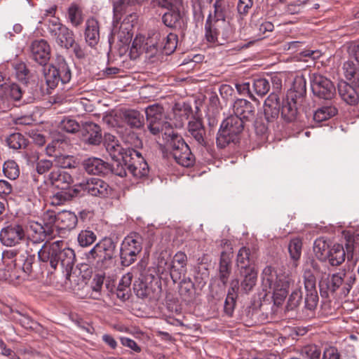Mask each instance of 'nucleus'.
Instances as JSON below:
<instances>
[{
    "instance_id": "obj_11",
    "label": "nucleus",
    "mask_w": 359,
    "mask_h": 359,
    "mask_svg": "<svg viewBox=\"0 0 359 359\" xmlns=\"http://www.w3.org/2000/svg\"><path fill=\"white\" fill-rule=\"evenodd\" d=\"M205 38L209 43L222 45L231 36V30L226 20L213 21L210 15L205 25Z\"/></svg>"
},
{
    "instance_id": "obj_2",
    "label": "nucleus",
    "mask_w": 359,
    "mask_h": 359,
    "mask_svg": "<svg viewBox=\"0 0 359 359\" xmlns=\"http://www.w3.org/2000/svg\"><path fill=\"white\" fill-rule=\"evenodd\" d=\"M291 282L290 276L282 269L266 266L262 271L263 290L272 293L276 304H280L286 297Z\"/></svg>"
},
{
    "instance_id": "obj_8",
    "label": "nucleus",
    "mask_w": 359,
    "mask_h": 359,
    "mask_svg": "<svg viewBox=\"0 0 359 359\" xmlns=\"http://www.w3.org/2000/svg\"><path fill=\"white\" fill-rule=\"evenodd\" d=\"M143 239L136 233H130L122 241L120 246L119 257L123 266H129L137 259L142 250Z\"/></svg>"
},
{
    "instance_id": "obj_39",
    "label": "nucleus",
    "mask_w": 359,
    "mask_h": 359,
    "mask_svg": "<svg viewBox=\"0 0 359 359\" xmlns=\"http://www.w3.org/2000/svg\"><path fill=\"white\" fill-rule=\"evenodd\" d=\"M180 7L168 9V11L163 14L162 20L163 24L170 28H177L181 27L182 15Z\"/></svg>"
},
{
    "instance_id": "obj_26",
    "label": "nucleus",
    "mask_w": 359,
    "mask_h": 359,
    "mask_svg": "<svg viewBox=\"0 0 359 359\" xmlns=\"http://www.w3.org/2000/svg\"><path fill=\"white\" fill-rule=\"evenodd\" d=\"M84 36L86 42L90 46L95 47L100 41V25L93 17L86 20L85 24Z\"/></svg>"
},
{
    "instance_id": "obj_62",
    "label": "nucleus",
    "mask_w": 359,
    "mask_h": 359,
    "mask_svg": "<svg viewBox=\"0 0 359 359\" xmlns=\"http://www.w3.org/2000/svg\"><path fill=\"white\" fill-rule=\"evenodd\" d=\"M5 90L7 95L14 100H20L22 97V88L16 83L7 85L5 87Z\"/></svg>"
},
{
    "instance_id": "obj_35",
    "label": "nucleus",
    "mask_w": 359,
    "mask_h": 359,
    "mask_svg": "<svg viewBox=\"0 0 359 359\" xmlns=\"http://www.w3.org/2000/svg\"><path fill=\"white\" fill-rule=\"evenodd\" d=\"M161 35L159 32L154 34L153 37L147 39V42L144 43V38L142 36H137L133 41L132 46L130 48V53H141L143 51L149 53L151 55L153 47H150L153 43V39L160 40Z\"/></svg>"
},
{
    "instance_id": "obj_36",
    "label": "nucleus",
    "mask_w": 359,
    "mask_h": 359,
    "mask_svg": "<svg viewBox=\"0 0 359 359\" xmlns=\"http://www.w3.org/2000/svg\"><path fill=\"white\" fill-rule=\"evenodd\" d=\"M66 18L73 27L81 26L84 21L83 8L76 3H72L67 8Z\"/></svg>"
},
{
    "instance_id": "obj_40",
    "label": "nucleus",
    "mask_w": 359,
    "mask_h": 359,
    "mask_svg": "<svg viewBox=\"0 0 359 359\" xmlns=\"http://www.w3.org/2000/svg\"><path fill=\"white\" fill-rule=\"evenodd\" d=\"M229 254L222 252L220 256L219 266V280L225 285L228 280L231 271V261Z\"/></svg>"
},
{
    "instance_id": "obj_34",
    "label": "nucleus",
    "mask_w": 359,
    "mask_h": 359,
    "mask_svg": "<svg viewBox=\"0 0 359 359\" xmlns=\"http://www.w3.org/2000/svg\"><path fill=\"white\" fill-rule=\"evenodd\" d=\"M305 290L306 294L303 312L305 313V318H311L315 315V310L318 303V295L316 289H308Z\"/></svg>"
},
{
    "instance_id": "obj_18",
    "label": "nucleus",
    "mask_w": 359,
    "mask_h": 359,
    "mask_svg": "<svg viewBox=\"0 0 359 359\" xmlns=\"http://www.w3.org/2000/svg\"><path fill=\"white\" fill-rule=\"evenodd\" d=\"M25 238L22 225L12 223L3 228L0 232V241L6 246H15Z\"/></svg>"
},
{
    "instance_id": "obj_3",
    "label": "nucleus",
    "mask_w": 359,
    "mask_h": 359,
    "mask_svg": "<svg viewBox=\"0 0 359 359\" xmlns=\"http://www.w3.org/2000/svg\"><path fill=\"white\" fill-rule=\"evenodd\" d=\"M306 91L305 79L303 76L296 77L292 88L287 91L286 97L280 105V112L285 121L291 122L296 118L297 104L303 101Z\"/></svg>"
},
{
    "instance_id": "obj_43",
    "label": "nucleus",
    "mask_w": 359,
    "mask_h": 359,
    "mask_svg": "<svg viewBox=\"0 0 359 359\" xmlns=\"http://www.w3.org/2000/svg\"><path fill=\"white\" fill-rule=\"evenodd\" d=\"M236 262L240 270L246 269V268L255 267L252 264L253 257L251 255L250 250L248 248H241L237 255Z\"/></svg>"
},
{
    "instance_id": "obj_37",
    "label": "nucleus",
    "mask_w": 359,
    "mask_h": 359,
    "mask_svg": "<svg viewBox=\"0 0 359 359\" xmlns=\"http://www.w3.org/2000/svg\"><path fill=\"white\" fill-rule=\"evenodd\" d=\"M240 273L243 278L241 283V289L245 292H249L256 285L257 272L255 267H250L246 268V269L240 270Z\"/></svg>"
},
{
    "instance_id": "obj_17",
    "label": "nucleus",
    "mask_w": 359,
    "mask_h": 359,
    "mask_svg": "<svg viewBox=\"0 0 359 359\" xmlns=\"http://www.w3.org/2000/svg\"><path fill=\"white\" fill-rule=\"evenodd\" d=\"M137 20L136 13H133L127 16L121 23L118 30L114 29L109 38V43H114L116 41L120 42L121 45L129 43L133 37L132 28L133 22Z\"/></svg>"
},
{
    "instance_id": "obj_60",
    "label": "nucleus",
    "mask_w": 359,
    "mask_h": 359,
    "mask_svg": "<svg viewBox=\"0 0 359 359\" xmlns=\"http://www.w3.org/2000/svg\"><path fill=\"white\" fill-rule=\"evenodd\" d=\"M73 196L74 194H72L69 191L62 190L61 191L57 192L52 196L50 203L52 205L55 206L60 205L65 203L66 201L70 200Z\"/></svg>"
},
{
    "instance_id": "obj_5",
    "label": "nucleus",
    "mask_w": 359,
    "mask_h": 359,
    "mask_svg": "<svg viewBox=\"0 0 359 359\" xmlns=\"http://www.w3.org/2000/svg\"><path fill=\"white\" fill-rule=\"evenodd\" d=\"M163 139L166 141L168 147L170 149L173 158L179 165L184 167L194 165L195 157L189 145L180 135L172 129H169L164 133Z\"/></svg>"
},
{
    "instance_id": "obj_51",
    "label": "nucleus",
    "mask_w": 359,
    "mask_h": 359,
    "mask_svg": "<svg viewBox=\"0 0 359 359\" xmlns=\"http://www.w3.org/2000/svg\"><path fill=\"white\" fill-rule=\"evenodd\" d=\"M60 128L67 133H76L81 130V126L75 119L71 117H65L60 121Z\"/></svg>"
},
{
    "instance_id": "obj_12",
    "label": "nucleus",
    "mask_w": 359,
    "mask_h": 359,
    "mask_svg": "<svg viewBox=\"0 0 359 359\" xmlns=\"http://www.w3.org/2000/svg\"><path fill=\"white\" fill-rule=\"evenodd\" d=\"M48 30L59 46L69 49L74 44V32L62 25L58 18L50 19L48 21Z\"/></svg>"
},
{
    "instance_id": "obj_20",
    "label": "nucleus",
    "mask_w": 359,
    "mask_h": 359,
    "mask_svg": "<svg viewBox=\"0 0 359 359\" xmlns=\"http://www.w3.org/2000/svg\"><path fill=\"white\" fill-rule=\"evenodd\" d=\"M31 58L41 66H46L50 57V47L44 39L34 40L30 46Z\"/></svg>"
},
{
    "instance_id": "obj_27",
    "label": "nucleus",
    "mask_w": 359,
    "mask_h": 359,
    "mask_svg": "<svg viewBox=\"0 0 359 359\" xmlns=\"http://www.w3.org/2000/svg\"><path fill=\"white\" fill-rule=\"evenodd\" d=\"M172 270L170 272V277L174 283L180 281L182 276L186 272L187 257L184 252H177L172 260Z\"/></svg>"
},
{
    "instance_id": "obj_41",
    "label": "nucleus",
    "mask_w": 359,
    "mask_h": 359,
    "mask_svg": "<svg viewBox=\"0 0 359 359\" xmlns=\"http://www.w3.org/2000/svg\"><path fill=\"white\" fill-rule=\"evenodd\" d=\"M342 69L345 78L352 85L359 87V67L352 60H348L344 63Z\"/></svg>"
},
{
    "instance_id": "obj_4",
    "label": "nucleus",
    "mask_w": 359,
    "mask_h": 359,
    "mask_svg": "<svg viewBox=\"0 0 359 359\" xmlns=\"http://www.w3.org/2000/svg\"><path fill=\"white\" fill-rule=\"evenodd\" d=\"M116 243L111 238L105 237L97 243L86 254L88 262L97 270L106 269L112 264L115 257Z\"/></svg>"
},
{
    "instance_id": "obj_31",
    "label": "nucleus",
    "mask_w": 359,
    "mask_h": 359,
    "mask_svg": "<svg viewBox=\"0 0 359 359\" xmlns=\"http://www.w3.org/2000/svg\"><path fill=\"white\" fill-rule=\"evenodd\" d=\"M85 170L92 175L106 174L109 170V163L99 158H89L83 163Z\"/></svg>"
},
{
    "instance_id": "obj_32",
    "label": "nucleus",
    "mask_w": 359,
    "mask_h": 359,
    "mask_svg": "<svg viewBox=\"0 0 359 359\" xmlns=\"http://www.w3.org/2000/svg\"><path fill=\"white\" fill-rule=\"evenodd\" d=\"M319 270V266L315 261H311L305 264L304 269V283L305 290L316 289V273Z\"/></svg>"
},
{
    "instance_id": "obj_21",
    "label": "nucleus",
    "mask_w": 359,
    "mask_h": 359,
    "mask_svg": "<svg viewBox=\"0 0 359 359\" xmlns=\"http://www.w3.org/2000/svg\"><path fill=\"white\" fill-rule=\"evenodd\" d=\"M27 245H39L46 239L53 238V230L50 228L46 229L42 224L31 222L28 229Z\"/></svg>"
},
{
    "instance_id": "obj_7",
    "label": "nucleus",
    "mask_w": 359,
    "mask_h": 359,
    "mask_svg": "<svg viewBox=\"0 0 359 359\" xmlns=\"http://www.w3.org/2000/svg\"><path fill=\"white\" fill-rule=\"evenodd\" d=\"M245 123L232 114L226 118L221 123L217 133L216 143L218 147L224 148L231 142L238 140V136L244 129Z\"/></svg>"
},
{
    "instance_id": "obj_1",
    "label": "nucleus",
    "mask_w": 359,
    "mask_h": 359,
    "mask_svg": "<svg viewBox=\"0 0 359 359\" xmlns=\"http://www.w3.org/2000/svg\"><path fill=\"white\" fill-rule=\"evenodd\" d=\"M38 255L41 266L48 273H53L56 270L59 264L66 272L67 276H70L76 261L74 251L65 246L62 241L54 242L46 241L42 246L35 250Z\"/></svg>"
},
{
    "instance_id": "obj_53",
    "label": "nucleus",
    "mask_w": 359,
    "mask_h": 359,
    "mask_svg": "<svg viewBox=\"0 0 359 359\" xmlns=\"http://www.w3.org/2000/svg\"><path fill=\"white\" fill-rule=\"evenodd\" d=\"M16 78L22 82L27 83L29 79V70L22 62H15L13 63Z\"/></svg>"
},
{
    "instance_id": "obj_29",
    "label": "nucleus",
    "mask_w": 359,
    "mask_h": 359,
    "mask_svg": "<svg viewBox=\"0 0 359 359\" xmlns=\"http://www.w3.org/2000/svg\"><path fill=\"white\" fill-rule=\"evenodd\" d=\"M177 36L175 34L170 33L166 36L163 37L161 43L155 42L151 43L150 47H153L151 55H155L158 49H162L165 55H170L177 48Z\"/></svg>"
},
{
    "instance_id": "obj_10",
    "label": "nucleus",
    "mask_w": 359,
    "mask_h": 359,
    "mask_svg": "<svg viewBox=\"0 0 359 359\" xmlns=\"http://www.w3.org/2000/svg\"><path fill=\"white\" fill-rule=\"evenodd\" d=\"M356 280V274L350 268L343 269L332 273L327 284V289L335 293L340 289V293L344 297L348 296Z\"/></svg>"
},
{
    "instance_id": "obj_42",
    "label": "nucleus",
    "mask_w": 359,
    "mask_h": 359,
    "mask_svg": "<svg viewBox=\"0 0 359 359\" xmlns=\"http://www.w3.org/2000/svg\"><path fill=\"white\" fill-rule=\"evenodd\" d=\"M327 257L329 263L333 266H337L342 264L346 257V253L343 245L340 244H334L329 251H327Z\"/></svg>"
},
{
    "instance_id": "obj_61",
    "label": "nucleus",
    "mask_w": 359,
    "mask_h": 359,
    "mask_svg": "<svg viewBox=\"0 0 359 359\" xmlns=\"http://www.w3.org/2000/svg\"><path fill=\"white\" fill-rule=\"evenodd\" d=\"M253 4V0H238L236 8L239 16L241 18L246 16L252 8Z\"/></svg>"
},
{
    "instance_id": "obj_55",
    "label": "nucleus",
    "mask_w": 359,
    "mask_h": 359,
    "mask_svg": "<svg viewBox=\"0 0 359 359\" xmlns=\"http://www.w3.org/2000/svg\"><path fill=\"white\" fill-rule=\"evenodd\" d=\"M313 251L318 258L325 259L329 251V245L323 238H318L314 242Z\"/></svg>"
},
{
    "instance_id": "obj_46",
    "label": "nucleus",
    "mask_w": 359,
    "mask_h": 359,
    "mask_svg": "<svg viewBox=\"0 0 359 359\" xmlns=\"http://www.w3.org/2000/svg\"><path fill=\"white\" fill-rule=\"evenodd\" d=\"M322 359H357V356L351 353L341 355L337 347L329 346L325 348Z\"/></svg>"
},
{
    "instance_id": "obj_15",
    "label": "nucleus",
    "mask_w": 359,
    "mask_h": 359,
    "mask_svg": "<svg viewBox=\"0 0 359 359\" xmlns=\"http://www.w3.org/2000/svg\"><path fill=\"white\" fill-rule=\"evenodd\" d=\"M32 248L26 251V257L21 256L20 259L14 260V269H11L8 278L11 280L25 278L32 271V264L36 259V251L34 253Z\"/></svg>"
},
{
    "instance_id": "obj_52",
    "label": "nucleus",
    "mask_w": 359,
    "mask_h": 359,
    "mask_svg": "<svg viewBox=\"0 0 359 359\" xmlns=\"http://www.w3.org/2000/svg\"><path fill=\"white\" fill-rule=\"evenodd\" d=\"M3 172L5 176L10 180H15L20 175L18 165L13 160H8L4 163Z\"/></svg>"
},
{
    "instance_id": "obj_24",
    "label": "nucleus",
    "mask_w": 359,
    "mask_h": 359,
    "mask_svg": "<svg viewBox=\"0 0 359 359\" xmlns=\"http://www.w3.org/2000/svg\"><path fill=\"white\" fill-rule=\"evenodd\" d=\"M48 183L62 190H66L74 182L72 175L66 170L60 168L53 169L48 175Z\"/></svg>"
},
{
    "instance_id": "obj_59",
    "label": "nucleus",
    "mask_w": 359,
    "mask_h": 359,
    "mask_svg": "<svg viewBox=\"0 0 359 359\" xmlns=\"http://www.w3.org/2000/svg\"><path fill=\"white\" fill-rule=\"evenodd\" d=\"M170 257H165L163 254H161L158 258L157 262V271L158 273H169L170 275V272L172 270V264H170Z\"/></svg>"
},
{
    "instance_id": "obj_47",
    "label": "nucleus",
    "mask_w": 359,
    "mask_h": 359,
    "mask_svg": "<svg viewBox=\"0 0 359 359\" xmlns=\"http://www.w3.org/2000/svg\"><path fill=\"white\" fill-rule=\"evenodd\" d=\"M107 151L109 153L110 156L114 161H120L121 159L124 161L125 153L128 150H135L132 148H123L118 142L114 144H108V147L106 148Z\"/></svg>"
},
{
    "instance_id": "obj_14",
    "label": "nucleus",
    "mask_w": 359,
    "mask_h": 359,
    "mask_svg": "<svg viewBox=\"0 0 359 359\" xmlns=\"http://www.w3.org/2000/svg\"><path fill=\"white\" fill-rule=\"evenodd\" d=\"M147 128L152 135H158L163 130L171 129L170 125L164 121L163 108L159 104L150 105L145 109Z\"/></svg>"
},
{
    "instance_id": "obj_45",
    "label": "nucleus",
    "mask_w": 359,
    "mask_h": 359,
    "mask_svg": "<svg viewBox=\"0 0 359 359\" xmlns=\"http://www.w3.org/2000/svg\"><path fill=\"white\" fill-rule=\"evenodd\" d=\"M337 113V109L333 106L322 107L315 111L313 114V119L316 122H322L335 116Z\"/></svg>"
},
{
    "instance_id": "obj_38",
    "label": "nucleus",
    "mask_w": 359,
    "mask_h": 359,
    "mask_svg": "<svg viewBox=\"0 0 359 359\" xmlns=\"http://www.w3.org/2000/svg\"><path fill=\"white\" fill-rule=\"evenodd\" d=\"M239 288V283L238 280H233L231 283V287L226 295L224 310L226 315L231 316L233 314L236 306V300L237 298V291Z\"/></svg>"
},
{
    "instance_id": "obj_19",
    "label": "nucleus",
    "mask_w": 359,
    "mask_h": 359,
    "mask_svg": "<svg viewBox=\"0 0 359 359\" xmlns=\"http://www.w3.org/2000/svg\"><path fill=\"white\" fill-rule=\"evenodd\" d=\"M79 187L91 196L100 198L107 197L111 191V188L106 182L96 177H91L80 183Z\"/></svg>"
},
{
    "instance_id": "obj_56",
    "label": "nucleus",
    "mask_w": 359,
    "mask_h": 359,
    "mask_svg": "<svg viewBox=\"0 0 359 359\" xmlns=\"http://www.w3.org/2000/svg\"><path fill=\"white\" fill-rule=\"evenodd\" d=\"M55 162L60 169L74 168L76 164L74 156L63 154H55Z\"/></svg>"
},
{
    "instance_id": "obj_33",
    "label": "nucleus",
    "mask_w": 359,
    "mask_h": 359,
    "mask_svg": "<svg viewBox=\"0 0 359 359\" xmlns=\"http://www.w3.org/2000/svg\"><path fill=\"white\" fill-rule=\"evenodd\" d=\"M78 223L76 215L70 211L64 210L57 213L58 230L70 231L76 227Z\"/></svg>"
},
{
    "instance_id": "obj_30",
    "label": "nucleus",
    "mask_w": 359,
    "mask_h": 359,
    "mask_svg": "<svg viewBox=\"0 0 359 359\" xmlns=\"http://www.w3.org/2000/svg\"><path fill=\"white\" fill-rule=\"evenodd\" d=\"M356 88L346 81H341L338 83V92L341 99L348 104H355L359 99Z\"/></svg>"
},
{
    "instance_id": "obj_6",
    "label": "nucleus",
    "mask_w": 359,
    "mask_h": 359,
    "mask_svg": "<svg viewBox=\"0 0 359 359\" xmlns=\"http://www.w3.org/2000/svg\"><path fill=\"white\" fill-rule=\"evenodd\" d=\"M103 121L111 127L121 126L123 124H126L134 129H140L144 124L143 114L140 111L132 109L116 110L104 116Z\"/></svg>"
},
{
    "instance_id": "obj_54",
    "label": "nucleus",
    "mask_w": 359,
    "mask_h": 359,
    "mask_svg": "<svg viewBox=\"0 0 359 359\" xmlns=\"http://www.w3.org/2000/svg\"><path fill=\"white\" fill-rule=\"evenodd\" d=\"M95 233L90 230L81 231L77 237L78 243L81 247H88L96 241Z\"/></svg>"
},
{
    "instance_id": "obj_58",
    "label": "nucleus",
    "mask_w": 359,
    "mask_h": 359,
    "mask_svg": "<svg viewBox=\"0 0 359 359\" xmlns=\"http://www.w3.org/2000/svg\"><path fill=\"white\" fill-rule=\"evenodd\" d=\"M302 299V292L300 288L292 291L290 295L286 306L287 310H294L299 306Z\"/></svg>"
},
{
    "instance_id": "obj_50",
    "label": "nucleus",
    "mask_w": 359,
    "mask_h": 359,
    "mask_svg": "<svg viewBox=\"0 0 359 359\" xmlns=\"http://www.w3.org/2000/svg\"><path fill=\"white\" fill-rule=\"evenodd\" d=\"M270 88L271 85L269 81L264 78L255 79L253 81L252 88L255 93L260 97L266 95Z\"/></svg>"
},
{
    "instance_id": "obj_22",
    "label": "nucleus",
    "mask_w": 359,
    "mask_h": 359,
    "mask_svg": "<svg viewBox=\"0 0 359 359\" xmlns=\"http://www.w3.org/2000/svg\"><path fill=\"white\" fill-rule=\"evenodd\" d=\"M81 139L86 144L99 145L102 140L101 128L95 123L85 122L81 126Z\"/></svg>"
},
{
    "instance_id": "obj_63",
    "label": "nucleus",
    "mask_w": 359,
    "mask_h": 359,
    "mask_svg": "<svg viewBox=\"0 0 359 359\" xmlns=\"http://www.w3.org/2000/svg\"><path fill=\"white\" fill-rule=\"evenodd\" d=\"M153 3L154 5L166 9L181 7L182 6V0H153Z\"/></svg>"
},
{
    "instance_id": "obj_64",
    "label": "nucleus",
    "mask_w": 359,
    "mask_h": 359,
    "mask_svg": "<svg viewBox=\"0 0 359 359\" xmlns=\"http://www.w3.org/2000/svg\"><path fill=\"white\" fill-rule=\"evenodd\" d=\"M304 352L309 359H320L321 351L316 345H309L304 347Z\"/></svg>"
},
{
    "instance_id": "obj_23",
    "label": "nucleus",
    "mask_w": 359,
    "mask_h": 359,
    "mask_svg": "<svg viewBox=\"0 0 359 359\" xmlns=\"http://www.w3.org/2000/svg\"><path fill=\"white\" fill-rule=\"evenodd\" d=\"M233 116L240 118L243 122L252 121L255 117V107L245 99H237L233 104Z\"/></svg>"
},
{
    "instance_id": "obj_25",
    "label": "nucleus",
    "mask_w": 359,
    "mask_h": 359,
    "mask_svg": "<svg viewBox=\"0 0 359 359\" xmlns=\"http://www.w3.org/2000/svg\"><path fill=\"white\" fill-rule=\"evenodd\" d=\"M280 103L278 94L271 93L264 103V114L267 122H273L279 116Z\"/></svg>"
},
{
    "instance_id": "obj_48",
    "label": "nucleus",
    "mask_w": 359,
    "mask_h": 359,
    "mask_svg": "<svg viewBox=\"0 0 359 359\" xmlns=\"http://www.w3.org/2000/svg\"><path fill=\"white\" fill-rule=\"evenodd\" d=\"M302 247V241L298 238L292 239L289 243L288 251L291 259L294 262V266H297V264L296 262L301 257Z\"/></svg>"
},
{
    "instance_id": "obj_28",
    "label": "nucleus",
    "mask_w": 359,
    "mask_h": 359,
    "mask_svg": "<svg viewBox=\"0 0 359 359\" xmlns=\"http://www.w3.org/2000/svg\"><path fill=\"white\" fill-rule=\"evenodd\" d=\"M187 130L189 136L194 139L198 144L203 147L206 146L205 129L201 120L194 118L189 121Z\"/></svg>"
},
{
    "instance_id": "obj_16",
    "label": "nucleus",
    "mask_w": 359,
    "mask_h": 359,
    "mask_svg": "<svg viewBox=\"0 0 359 359\" xmlns=\"http://www.w3.org/2000/svg\"><path fill=\"white\" fill-rule=\"evenodd\" d=\"M311 88L313 95L321 99L330 100L335 94L332 82L321 74H313L311 76Z\"/></svg>"
},
{
    "instance_id": "obj_49",
    "label": "nucleus",
    "mask_w": 359,
    "mask_h": 359,
    "mask_svg": "<svg viewBox=\"0 0 359 359\" xmlns=\"http://www.w3.org/2000/svg\"><path fill=\"white\" fill-rule=\"evenodd\" d=\"M7 145L13 149H20L27 145L26 139L18 133H14L6 139Z\"/></svg>"
},
{
    "instance_id": "obj_9",
    "label": "nucleus",
    "mask_w": 359,
    "mask_h": 359,
    "mask_svg": "<svg viewBox=\"0 0 359 359\" xmlns=\"http://www.w3.org/2000/svg\"><path fill=\"white\" fill-rule=\"evenodd\" d=\"M43 75L48 88H55L59 82L67 83L72 79V71L62 57H58L55 65H50L43 69Z\"/></svg>"
},
{
    "instance_id": "obj_57",
    "label": "nucleus",
    "mask_w": 359,
    "mask_h": 359,
    "mask_svg": "<svg viewBox=\"0 0 359 359\" xmlns=\"http://www.w3.org/2000/svg\"><path fill=\"white\" fill-rule=\"evenodd\" d=\"M43 226L46 228H50L53 230V227L55 225L57 227V214L53 210H48L45 211L42 216Z\"/></svg>"
},
{
    "instance_id": "obj_13",
    "label": "nucleus",
    "mask_w": 359,
    "mask_h": 359,
    "mask_svg": "<svg viewBox=\"0 0 359 359\" xmlns=\"http://www.w3.org/2000/svg\"><path fill=\"white\" fill-rule=\"evenodd\" d=\"M125 154L123 163L126 166L128 171L137 179L147 177L149 172V168L141 153L135 149L128 150Z\"/></svg>"
},
{
    "instance_id": "obj_44",
    "label": "nucleus",
    "mask_w": 359,
    "mask_h": 359,
    "mask_svg": "<svg viewBox=\"0 0 359 359\" xmlns=\"http://www.w3.org/2000/svg\"><path fill=\"white\" fill-rule=\"evenodd\" d=\"M147 0H118L114 4V18L116 20L121 18L123 12H126V7L130 5L142 4Z\"/></svg>"
}]
</instances>
